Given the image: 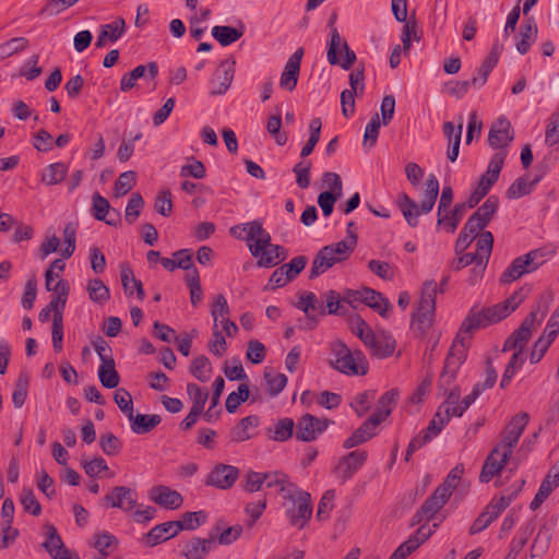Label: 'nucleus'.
Instances as JSON below:
<instances>
[{
	"label": "nucleus",
	"mask_w": 559,
	"mask_h": 559,
	"mask_svg": "<svg viewBox=\"0 0 559 559\" xmlns=\"http://www.w3.org/2000/svg\"><path fill=\"white\" fill-rule=\"evenodd\" d=\"M552 301H554L552 290L548 289L539 295L535 307L530 312V313H534L536 316V318L534 320V323L536 325H539L543 322Z\"/></svg>",
	"instance_id": "nucleus-51"
},
{
	"label": "nucleus",
	"mask_w": 559,
	"mask_h": 559,
	"mask_svg": "<svg viewBox=\"0 0 559 559\" xmlns=\"http://www.w3.org/2000/svg\"><path fill=\"white\" fill-rule=\"evenodd\" d=\"M330 423L326 418H318L311 414H305L296 424L295 437L304 442L313 441L326 430Z\"/></svg>",
	"instance_id": "nucleus-12"
},
{
	"label": "nucleus",
	"mask_w": 559,
	"mask_h": 559,
	"mask_svg": "<svg viewBox=\"0 0 559 559\" xmlns=\"http://www.w3.org/2000/svg\"><path fill=\"white\" fill-rule=\"evenodd\" d=\"M104 501L107 507L128 512L136 506V492L129 487L117 486L104 497Z\"/></svg>",
	"instance_id": "nucleus-22"
},
{
	"label": "nucleus",
	"mask_w": 559,
	"mask_h": 559,
	"mask_svg": "<svg viewBox=\"0 0 559 559\" xmlns=\"http://www.w3.org/2000/svg\"><path fill=\"white\" fill-rule=\"evenodd\" d=\"M295 429L296 424L292 418H282L273 425V428L270 429L271 438L275 441H286L295 433Z\"/></svg>",
	"instance_id": "nucleus-46"
},
{
	"label": "nucleus",
	"mask_w": 559,
	"mask_h": 559,
	"mask_svg": "<svg viewBox=\"0 0 559 559\" xmlns=\"http://www.w3.org/2000/svg\"><path fill=\"white\" fill-rule=\"evenodd\" d=\"M557 487H559V466L554 465L548 471L538 488V491L531 501V510H537Z\"/></svg>",
	"instance_id": "nucleus-26"
},
{
	"label": "nucleus",
	"mask_w": 559,
	"mask_h": 559,
	"mask_svg": "<svg viewBox=\"0 0 559 559\" xmlns=\"http://www.w3.org/2000/svg\"><path fill=\"white\" fill-rule=\"evenodd\" d=\"M538 28L533 16L524 19L520 27V40L516 43V50L521 55L528 52L531 46L535 43Z\"/></svg>",
	"instance_id": "nucleus-33"
},
{
	"label": "nucleus",
	"mask_w": 559,
	"mask_h": 559,
	"mask_svg": "<svg viewBox=\"0 0 559 559\" xmlns=\"http://www.w3.org/2000/svg\"><path fill=\"white\" fill-rule=\"evenodd\" d=\"M124 32L126 21L123 17H117L111 23L102 25L95 43L96 48L105 47L108 40L111 43L117 41Z\"/></svg>",
	"instance_id": "nucleus-30"
},
{
	"label": "nucleus",
	"mask_w": 559,
	"mask_h": 559,
	"mask_svg": "<svg viewBox=\"0 0 559 559\" xmlns=\"http://www.w3.org/2000/svg\"><path fill=\"white\" fill-rule=\"evenodd\" d=\"M87 292L91 300L96 304L103 305L110 298L109 288L99 278L88 281Z\"/></svg>",
	"instance_id": "nucleus-52"
},
{
	"label": "nucleus",
	"mask_w": 559,
	"mask_h": 559,
	"mask_svg": "<svg viewBox=\"0 0 559 559\" xmlns=\"http://www.w3.org/2000/svg\"><path fill=\"white\" fill-rule=\"evenodd\" d=\"M449 496L445 495L443 488H436L421 507L417 510L413 518V524H420L431 520L439 510L448 502Z\"/></svg>",
	"instance_id": "nucleus-16"
},
{
	"label": "nucleus",
	"mask_w": 559,
	"mask_h": 559,
	"mask_svg": "<svg viewBox=\"0 0 559 559\" xmlns=\"http://www.w3.org/2000/svg\"><path fill=\"white\" fill-rule=\"evenodd\" d=\"M280 472L260 473L254 471H247L241 479V488L246 492H257L262 489L265 484L266 487H278Z\"/></svg>",
	"instance_id": "nucleus-19"
},
{
	"label": "nucleus",
	"mask_w": 559,
	"mask_h": 559,
	"mask_svg": "<svg viewBox=\"0 0 559 559\" xmlns=\"http://www.w3.org/2000/svg\"><path fill=\"white\" fill-rule=\"evenodd\" d=\"M514 139V131L511 122L504 118H498L490 127L488 132V144L495 150L504 151Z\"/></svg>",
	"instance_id": "nucleus-15"
},
{
	"label": "nucleus",
	"mask_w": 559,
	"mask_h": 559,
	"mask_svg": "<svg viewBox=\"0 0 559 559\" xmlns=\"http://www.w3.org/2000/svg\"><path fill=\"white\" fill-rule=\"evenodd\" d=\"M500 51L497 46H493L490 53L486 57L484 62L481 63L478 75L472 79V84L475 87H481L487 82V79L493 68L497 66L499 61Z\"/></svg>",
	"instance_id": "nucleus-41"
},
{
	"label": "nucleus",
	"mask_w": 559,
	"mask_h": 559,
	"mask_svg": "<svg viewBox=\"0 0 559 559\" xmlns=\"http://www.w3.org/2000/svg\"><path fill=\"white\" fill-rule=\"evenodd\" d=\"M206 513L203 511L186 512L182 514L181 520L175 521L177 531L183 530L193 531L205 523Z\"/></svg>",
	"instance_id": "nucleus-48"
},
{
	"label": "nucleus",
	"mask_w": 559,
	"mask_h": 559,
	"mask_svg": "<svg viewBox=\"0 0 559 559\" xmlns=\"http://www.w3.org/2000/svg\"><path fill=\"white\" fill-rule=\"evenodd\" d=\"M121 283L124 289L126 295H132L133 290L130 286V283H134V290L136 292V297L140 300H143L145 297V293L143 289L142 282L140 280H136L133 271L129 266H122L121 267Z\"/></svg>",
	"instance_id": "nucleus-49"
},
{
	"label": "nucleus",
	"mask_w": 559,
	"mask_h": 559,
	"mask_svg": "<svg viewBox=\"0 0 559 559\" xmlns=\"http://www.w3.org/2000/svg\"><path fill=\"white\" fill-rule=\"evenodd\" d=\"M47 539L43 544L44 548L53 559H79L78 555L70 556L69 549L66 548L57 528L52 524L46 525Z\"/></svg>",
	"instance_id": "nucleus-27"
},
{
	"label": "nucleus",
	"mask_w": 559,
	"mask_h": 559,
	"mask_svg": "<svg viewBox=\"0 0 559 559\" xmlns=\"http://www.w3.org/2000/svg\"><path fill=\"white\" fill-rule=\"evenodd\" d=\"M28 383V374L26 372H21L12 394V402L16 408L22 407L26 401Z\"/></svg>",
	"instance_id": "nucleus-58"
},
{
	"label": "nucleus",
	"mask_w": 559,
	"mask_h": 559,
	"mask_svg": "<svg viewBox=\"0 0 559 559\" xmlns=\"http://www.w3.org/2000/svg\"><path fill=\"white\" fill-rule=\"evenodd\" d=\"M509 457L510 456H500V459H498V456H487L479 474L480 483H489L498 476L509 463Z\"/></svg>",
	"instance_id": "nucleus-37"
},
{
	"label": "nucleus",
	"mask_w": 559,
	"mask_h": 559,
	"mask_svg": "<svg viewBox=\"0 0 559 559\" xmlns=\"http://www.w3.org/2000/svg\"><path fill=\"white\" fill-rule=\"evenodd\" d=\"M67 174V167L62 163L50 164L41 176V181L48 186L56 185L63 180Z\"/></svg>",
	"instance_id": "nucleus-59"
},
{
	"label": "nucleus",
	"mask_w": 559,
	"mask_h": 559,
	"mask_svg": "<svg viewBox=\"0 0 559 559\" xmlns=\"http://www.w3.org/2000/svg\"><path fill=\"white\" fill-rule=\"evenodd\" d=\"M148 498L157 506L167 510H177L183 503L181 493L165 485L153 486L148 490Z\"/></svg>",
	"instance_id": "nucleus-18"
},
{
	"label": "nucleus",
	"mask_w": 559,
	"mask_h": 559,
	"mask_svg": "<svg viewBox=\"0 0 559 559\" xmlns=\"http://www.w3.org/2000/svg\"><path fill=\"white\" fill-rule=\"evenodd\" d=\"M329 365L336 371L346 376H365L369 364L361 350L352 352L348 346L337 340L330 345Z\"/></svg>",
	"instance_id": "nucleus-2"
},
{
	"label": "nucleus",
	"mask_w": 559,
	"mask_h": 559,
	"mask_svg": "<svg viewBox=\"0 0 559 559\" xmlns=\"http://www.w3.org/2000/svg\"><path fill=\"white\" fill-rule=\"evenodd\" d=\"M239 477V469L231 465L217 464L207 475L206 485L229 489Z\"/></svg>",
	"instance_id": "nucleus-21"
},
{
	"label": "nucleus",
	"mask_w": 559,
	"mask_h": 559,
	"mask_svg": "<svg viewBox=\"0 0 559 559\" xmlns=\"http://www.w3.org/2000/svg\"><path fill=\"white\" fill-rule=\"evenodd\" d=\"M146 72L150 79H155L158 74L157 63L151 61L146 66L140 64L135 67L132 71L123 74L120 81V90L122 92L130 91L135 86L136 80L143 78Z\"/></svg>",
	"instance_id": "nucleus-31"
},
{
	"label": "nucleus",
	"mask_w": 559,
	"mask_h": 559,
	"mask_svg": "<svg viewBox=\"0 0 559 559\" xmlns=\"http://www.w3.org/2000/svg\"><path fill=\"white\" fill-rule=\"evenodd\" d=\"M493 246V236L490 231H481L478 236L476 243V252L474 253L478 259L489 261Z\"/></svg>",
	"instance_id": "nucleus-60"
},
{
	"label": "nucleus",
	"mask_w": 559,
	"mask_h": 559,
	"mask_svg": "<svg viewBox=\"0 0 559 559\" xmlns=\"http://www.w3.org/2000/svg\"><path fill=\"white\" fill-rule=\"evenodd\" d=\"M540 180L539 177H536L533 180H530L528 177L522 176L518 178L506 191V197L508 199H519L524 195H527L532 192L533 187Z\"/></svg>",
	"instance_id": "nucleus-44"
},
{
	"label": "nucleus",
	"mask_w": 559,
	"mask_h": 559,
	"mask_svg": "<svg viewBox=\"0 0 559 559\" xmlns=\"http://www.w3.org/2000/svg\"><path fill=\"white\" fill-rule=\"evenodd\" d=\"M536 316L528 313L520 326L506 340L503 344V352L520 349L524 350L526 344L532 337V331L536 326L534 323Z\"/></svg>",
	"instance_id": "nucleus-17"
},
{
	"label": "nucleus",
	"mask_w": 559,
	"mask_h": 559,
	"mask_svg": "<svg viewBox=\"0 0 559 559\" xmlns=\"http://www.w3.org/2000/svg\"><path fill=\"white\" fill-rule=\"evenodd\" d=\"M438 524L429 525L423 523L407 540L402 543L390 556L389 559H406L413 551L420 547L436 531Z\"/></svg>",
	"instance_id": "nucleus-14"
},
{
	"label": "nucleus",
	"mask_w": 559,
	"mask_h": 559,
	"mask_svg": "<svg viewBox=\"0 0 559 559\" xmlns=\"http://www.w3.org/2000/svg\"><path fill=\"white\" fill-rule=\"evenodd\" d=\"M259 423L258 416L251 415L243 417L239 424L233 429V438L238 441H243L250 438L248 433L249 428L257 427Z\"/></svg>",
	"instance_id": "nucleus-63"
},
{
	"label": "nucleus",
	"mask_w": 559,
	"mask_h": 559,
	"mask_svg": "<svg viewBox=\"0 0 559 559\" xmlns=\"http://www.w3.org/2000/svg\"><path fill=\"white\" fill-rule=\"evenodd\" d=\"M467 356V343H460L456 338H454L452 346L448 353V356L444 361V366L442 372L438 380V391L442 395H448V393L453 389L454 381L456 379V373L465 361Z\"/></svg>",
	"instance_id": "nucleus-5"
},
{
	"label": "nucleus",
	"mask_w": 559,
	"mask_h": 559,
	"mask_svg": "<svg viewBox=\"0 0 559 559\" xmlns=\"http://www.w3.org/2000/svg\"><path fill=\"white\" fill-rule=\"evenodd\" d=\"M500 321L501 317L495 316L489 307L481 310H477L476 307H473L463 320L455 338L460 341V343H466L474 331L485 329Z\"/></svg>",
	"instance_id": "nucleus-9"
},
{
	"label": "nucleus",
	"mask_w": 559,
	"mask_h": 559,
	"mask_svg": "<svg viewBox=\"0 0 559 559\" xmlns=\"http://www.w3.org/2000/svg\"><path fill=\"white\" fill-rule=\"evenodd\" d=\"M329 41L326 58L330 64L340 66L344 70H349L356 61V53L349 48L348 44L342 39L336 27H332Z\"/></svg>",
	"instance_id": "nucleus-10"
},
{
	"label": "nucleus",
	"mask_w": 559,
	"mask_h": 559,
	"mask_svg": "<svg viewBox=\"0 0 559 559\" xmlns=\"http://www.w3.org/2000/svg\"><path fill=\"white\" fill-rule=\"evenodd\" d=\"M399 399L400 391L397 389H391L384 392L379 397L377 408L371 416L376 417V419L381 424L391 415L392 411L397 404Z\"/></svg>",
	"instance_id": "nucleus-34"
},
{
	"label": "nucleus",
	"mask_w": 559,
	"mask_h": 559,
	"mask_svg": "<svg viewBox=\"0 0 559 559\" xmlns=\"http://www.w3.org/2000/svg\"><path fill=\"white\" fill-rule=\"evenodd\" d=\"M376 397L374 390H366L364 392L357 393L350 402V407L355 411V413L362 417L371 407V402Z\"/></svg>",
	"instance_id": "nucleus-53"
},
{
	"label": "nucleus",
	"mask_w": 559,
	"mask_h": 559,
	"mask_svg": "<svg viewBox=\"0 0 559 559\" xmlns=\"http://www.w3.org/2000/svg\"><path fill=\"white\" fill-rule=\"evenodd\" d=\"M364 462L365 456H342L333 468V475L344 483L362 466Z\"/></svg>",
	"instance_id": "nucleus-35"
},
{
	"label": "nucleus",
	"mask_w": 559,
	"mask_h": 559,
	"mask_svg": "<svg viewBox=\"0 0 559 559\" xmlns=\"http://www.w3.org/2000/svg\"><path fill=\"white\" fill-rule=\"evenodd\" d=\"M530 416L521 412L512 417L504 430L501 432L499 442L491 449L489 454H511L521 435L527 426Z\"/></svg>",
	"instance_id": "nucleus-8"
},
{
	"label": "nucleus",
	"mask_w": 559,
	"mask_h": 559,
	"mask_svg": "<svg viewBox=\"0 0 559 559\" xmlns=\"http://www.w3.org/2000/svg\"><path fill=\"white\" fill-rule=\"evenodd\" d=\"M136 183V174L133 170H128L118 177L114 186V194L116 198L126 195Z\"/></svg>",
	"instance_id": "nucleus-55"
},
{
	"label": "nucleus",
	"mask_w": 559,
	"mask_h": 559,
	"mask_svg": "<svg viewBox=\"0 0 559 559\" xmlns=\"http://www.w3.org/2000/svg\"><path fill=\"white\" fill-rule=\"evenodd\" d=\"M262 230V222L259 219H254L249 223L238 224L230 227L229 234L237 239L246 240L248 243H250L258 238Z\"/></svg>",
	"instance_id": "nucleus-36"
},
{
	"label": "nucleus",
	"mask_w": 559,
	"mask_h": 559,
	"mask_svg": "<svg viewBox=\"0 0 559 559\" xmlns=\"http://www.w3.org/2000/svg\"><path fill=\"white\" fill-rule=\"evenodd\" d=\"M179 533L175 521H168L154 526L145 534L144 540L147 546L153 547L177 536Z\"/></svg>",
	"instance_id": "nucleus-32"
},
{
	"label": "nucleus",
	"mask_w": 559,
	"mask_h": 559,
	"mask_svg": "<svg viewBox=\"0 0 559 559\" xmlns=\"http://www.w3.org/2000/svg\"><path fill=\"white\" fill-rule=\"evenodd\" d=\"M211 371V362L204 355L195 357L190 365L191 374L201 382H206L209 380V374Z\"/></svg>",
	"instance_id": "nucleus-56"
},
{
	"label": "nucleus",
	"mask_w": 559,
	"mask_h": 559,
	"mask_svg": "<svg viewBox=\"0 0 559 559\" xmlns=\"http://www.w3.org/2000/svg\"><path fill=\"white\" fill-rule=\"evenodd\" d=\"M304 56V49L298 48L288 59L284 71L281 74L280 86L283 90H287L289 92L296 88L298 76L300 72L301 59Z\"/></svg>",
	"instance_id": "nucleus-23"
},
{
	"label": "nucleus",
	"mask_w": 559,
	"mask_h": 559,
	"mask_svg": "<svg viewBox=\"0 0 559 559\" xmlns=\"http://www.w3.org/2000/svg\"><path fill=\"white\" fill-rule=\"evenodd\" d=\"M248 249L252 257L258 259L257 265L259 267L276 266L288 255L286 248L271 242V235L264 228L253 242L248 243Z\"/></svg>",
	"instance_id": "nucleus-3"
},
{
	"label": "nucleus",
	"mask_w": 559,
	"mask_h": 559,
	"mask_svg": "<svg viewBox=\"0 0 559 559\" xmlns=\"http://www.w3.org/2000/svg\"><path fill=\"white\" fill-rule=\"evenodd\" d=\"M437 283L433 280L425 281L421 297L416 313L412 318V326L421 335L431 326L436 310Z\"/></svg>",
	"instance_id": "nucleus-4"
},
{
	"label": "nucleus",
	"mask_w": 559,
	"mask_h": 559,
	"mask_svg": "<svg viewBox=\"0 0 559 559\" xmlns=\"http://www.w3.org/2000/svg\"><path fill=\"white\" fill-rule=\"evenodd\" d=\"M437 199L432 197H423L420 204H417L406 193H402L399 197V207L411 227L418 225V216L421 214H428L435 206Z\"/></svg>",
	"instance_id": "nucleus-11"
},
{
	"label": "nucleus",
	"mask_w": 559,
	"mask_h": 559,
	"mask_svg": "<svg viewBox=\"0 0 559 559\" xmlns=\"http://www.w3.org/2000/svg\"><path fill=\"white\" fill-rule=\"evenodd\" d=\"M235 73V61L223 60L217 69L215 70L211 80L212 90L211 95H223L225 94L234 79Z\"/></svg>",
	"instance_id": "nucleus-20"
},
{
	"label": "nucleus",
	"mask_w": 559,
	"mask_h": 559,
	"mask_svg": "<svg viewBox=\"0 0 559 559\" xmlns=\"http://www.w3.org/2000/svg\"><path fill=\"white\" fill-rule=\"evenodd\" d=\"M350 254L346 245L332 243L322 247L316 254L309 273V278L313 280L325 273L336 263L346 260Z\"/></svg>",
	"instance_id": "nucleus-7"
},
{
	"label": "nucleus",
	"mask_w": 559,
	"mask_h": 559,
	"mask_svg": "<svg viewBox=\"0 0 559 559\" xmlns=\"http://www.w3.org/2000/svg\"><path fill=\"white\" fill-rule=\"evenodd\" d=\"M278 490L289 523L298 528H304L312 515L310 493L292 483L283 472H280L278 476Z\"/></svg>",
	"instance_id": "nucleus-1"
},
{
	"label": "nucleus",
	"mask_w": 559,
	"mask_h": 559,
	"mask_svg": "<svg viewBox=\"0 0 559 559\" xmlns=\"http://www.w3.org/2000/svg\"><path fill=\"white\" fill-rule=\"evenodd\" d=\"M144 207V200L139 192H135L131 195L124 213V218L128 224H133L141 214L142 209Z\"/></svg>",
	"instance_id": "nucleus-61"
},
{
	"label": "nucleus",
	"mask_w": 559,
	"mask_h": 559,
	"mask_svg": "<svg viewBox=\"0 0 559 559\" xmlns=\"http://www.w3.org/2000/svg\"><path fill=\"white\" fill-rule=\"evenodd\" d=\"M98 378L102 385L106 389H115L118 386L120 376L116 370L114 358L103 359V364L98 368Z\"/></svg>",
	"instance_id": "nucleus-42"
},
{
	"label": "nucleus",
	"mask_w": 559,
	"mask_h": 559,
	"mask_svg": "<svg viewBox=\"0 0 559 559\" xmlns=\"http://www.w3.org/2000/svg\"><path fill=\"white\" fill-rule=\"evenodd\" d=\"M545 263L544 251L542 249L531 250L526 254L515 258L511 264L501 274L500 282L510 284L524 274L536 271Z\"/></svg>",
	"instance_id": "nucleus-6"
},
{
	"label": "nucleus",
	"mask_w": 559,
	"mask_h": 559,
	"mask_svg": "<svg viewBox=\"0 0 559 559\" xmlns=\"http://www.w3.org/2000/svg\"><path fill=\"white\" fill-rule=\"evenodd\" d=\"M466 210H467V207L462 202V203H456L452 210L449 209L445 213H443V217H445V222H443V224L449 226V231L450 233H454L455 231V229L457 228V226H459L461 219L463 218Z\"/></svg>",
	"instance_id": "nucleus-62"
},
{
	"label": "nucleus",
	"mask_w": 559,
	"mask_h": 559,
	"mask_svg": "<svg viewBox=\"0 0 559 559\" xmlns=\"http://www.w3.org/2000/svg\"><path fill=\"white\" fill-rule=\"evenodd\" d=\"M380 423L376 419V417L370 416L367 420H365L359 428H357L350 437H348L343 447L345 449H350L356 445L361 444L362 442L369 440L377 433V429Z\"/></svg>",
	"instance_id": "nucleus-29"
},
{
	"label": "nucleus",
	"mask_w": 559,
	"mask_h": 559,
	"mask_svg": "<svg viewBox=\"0 0 559 559\" xmlns=\"http://www.w3.org/2000/svg\"><path fill=\"white\" fill-rule=\"evenodd\" d=\"M461 390L459 386H453L451 391L445 395V401L439 406L438 412L443 415L444 419H451L456 414H452V408L460 406Z\"/></svg>",
	"instance_id": "nucleus-57"
},
{
	"label": "nucleus",
	"mask_w": 559,
	"mask_h": 559,
	"mask_svg": "<svg viewBox=\"0 0 559 559\" xmlns=\"http://www.w3.org/2000/svg\"><path fill=\"white\" fill-rule=\"evenodd\" d=\"M364 302L366 306L370 307L374 311H377L380 316L385 317L386 311L390 307V302L383 295L372 288L364 287Z\"/></svg>",
	"instance_id": "nucleus-43"
},
{
	"label": "nucleus",
	"mask_w": 559,
	"mask_h": 559,
	"mask_svg": "<svg viewBox=\"0 0 559 559\" xmlns=\"http://www.w3.org/2000/svg\"><path fill=\"white\" fill-rule=\"evenodd\" d=\"M92 546L98 551L94 559H107L118 547V539L108 532H102L94 535Z\"/></svg>",
	"instance_id": "nucleus-38"
},
{
	"label": "nucleus",
	"mask_w": 559,
	"mask_h": 559,
	"mask_svg": "<svg viewBox=\"0 0 559 559\" xmlns=\"http://www.w3.org/2000/svg\"><path fill=\"white\" fill-rule=\"evenodd\" d=\"M92 213L97 221L105 222L110 226H117L120 222V212L111 209L109 201L98 192L92 197Z\"/></svg>",
	"instance_id": "nucleus-24"
},
{
	"label": "nucleus",
	"mask_w": 559,
	"mask_h": 559,
	"mask_svg": "<svg viewBox=\"0 0 559 559\" xmlns=\"http://www.w3.org/2000/svg\"><path fill=\"white\" fill-rule=\"evenodd\" d=\"M353 333L361 340V342L369 347L372 342H376V334L371 328L360 318L353 322Z\"/></svg>",
	"instance_id": "nucleus-64"
},
{
	"label": "nucleus",
	"mask_w": 559,
	"mask_h": 559,
	"mask_svg": "<svg viewBox=\"0 0 559 559\" xmlns=\"http://www.w3.org/2000/svg\"><path fill=\"white\" fill-rule=\"evenodd\" d=\"M531 292V287L523 286L520 289L515 290L509 298H507L504 301L496 304L491 307V312L495 313V316H500L501 320L509 317L527 297L528 293Z\"/></svg>",
	"instance_id": "nucleus-28"
},
{
	"label": "nucleus",
	"mask_w": 559,
	"mask_h": 559,
	"mask_svg": "<svg viewBox=\"0 0 559 559\" xmlns=\"http://www.w3.org/2000/svg\"><path fill=\"white\" fill-rule=\"evenodd\" d=\"M499 207V199L497 195H490L487 200L473 213L486 226L490 223Z\"/></svg>",
	"instance_id": "nucleus-50"
},
{
	"label": "nucleus",
	"mask_w": 559,
	"mask_h": 559,
	"mask_svg": "<svg viewBox=\"0 0 559 559\" xmlns=\"http://www.w3.org/2000/svg\"><path fill=\"white\" fill-rule=\"evenodd\" d=\"M245 33V26L240 27L216 25L212 28V36L224 47L240 39Z\"/></svg>",
	"instance_id": "nucleus-40"
},
{
	"label": "nucleus",
	"mask_w": 559,
	"mask_h": 559,
	"mask_svg": "<svg viewBox=\"0 0 559 559\" xmlns=\"http://www.w3.org/2000/svg\"><path fill=\"white\" fill-rule=\"evenodd\" d=\"M130 421L131 430L136 435H144L153 430L159 423L162 418L159 415H142V414H132L131 417H128Z\"/></svg>",
	"instance_id": "nucleus-39"
},
{
	"label": "nucleus",
	"mask_w": 559,
	"mask_h": 559,
	"mask_svg": "<svg viewBox=\"0 0 559 559\" xmlns=\"http://www.w3.org/2000/svg\"><path fill=\"white\" fill-rule=\"evenodd\" d=\"M368 348L377 358H388L394 353L395 341L391 336H376V342H372Z\"/></svg>",
	"instance_id": "nucleus-47"
},
{
	"label": "nucleus",
	"mask_w": 559,
	"mask_h": 559,
	"mask_svg": "<svg viewBox=\"0 0 559 559\" xmlns=\"http://www.w3.org/2000/svg\"><path fill=\"white\" fill-rule=\"evenodd\" d=\"M506 157L507 153L504 151H499L491 156L487 170L481 175L477 185L480 190L488 193L491 187L498 181Z\"/></svg>",
	"instance_id": "nucleus-25"
},
{
	"label": "nucleus",
	"mask_w": 559,
	"mask_h": 559,
	"mask_svg": "<svg viewBox=\"0 0 559 559\" xmlns=\"http://www.w3.org/2000/svg\"><path fill=\"white\" fill-rule=\"evenodd\" d=\"M321 129H322L321 119L320 118L311 119V121L309 123L310 135H309L307 143L304 145V147L301 148V152H300V156L302 158L309 156L313 152L316 145L318 144V142L320 140Z\"/></svg>",
	"instance_id": "nucleus-54"
},
{
	"label": "nucleus",
	"mask_w": 559,
	"mask_h": 559,
	"mask_svg": "<svg viewBox=\"0 0 559 559\" xmlns=\"http://www.w3.org/2000/svg\"><path fill=\"white\" fill-rule=\"evenodd\" d=\"M217 532H210L207 537L193 536L180 545L179 554L187 559H205L216 544Z\"/></svg>",
	"instance_id": "nucleus-13"
},
{
	"label": "nucleus",
	"mask_w": 559,
	"mask_h": 559,
	"mask_svg": "<svg viewBox=\"0 0 559 559\" xmlns=\"http://www.w3.org/2000/svg\"><path fill=\"white\" fill-rule=\"evenodd\" d=\"M82 467L90 477H114L115 472H111L106 461L102 456H95L90 461H83Z\"/></svg>",
	"instance_id": "nucleus-45"
}]
</instances>
